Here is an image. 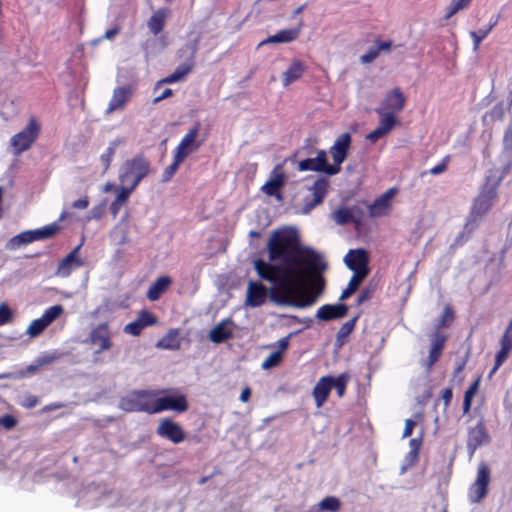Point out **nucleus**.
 <instances>
[{
	"mask_svg": "<svg viewBox=\"0 0 512 512\" xmlns=\"http://www.w3.org/2000/svg\"><path fill=\"white\" fill-rule=\"evenodd\" d=\"M269 260L254 262L258 276L272 285L270 301L278 305L311 306L322 293L320 275L327 267L323 257L301 247L292 230L274 232L267 244Z\"/></svg>",
	"mask_w": 512,
	"mask_h": 512,
	"instance_id": "f257e3e1",
	"label": "nucleus"
},
{
	"mask_svg": "<svg viewBox=\"0 0 512 512\" xmlns=\"http://www.w3.org/2000/svg\"><path fill=\"white\" fill-rule=\"evenodd\" d=\"M406 104V97L400 88L395 87L386 93L375 112L380 117L376 129L367 135V140L374 143L387 135L397 124L396 115L401 113Z\"/></svg>",
	"mask_w": 512,
	"mask_h": 512,
	"instance_id": "f03ea898",
	"label": "nucleus"
},
{
	"mask_svg": "<svg viewBox=\"0 0 512 512\" xmlns=\"http://www.w3.org/2000/svg\"><path fill=\"white\" fill-rule=\"evenodd\" d=\"M149 171V161L142 155H136L123 163L119 170V180L123 185H129L136 189L149 174Z\"/></svg>",
	"mask_w": 512,
	"mask_h": 512,
	"instance_id": "7ed1b4c3",
	"label": "nucleus"
},
{
	"mask_svg": "<svg viewBox=\"0 0 512 512\" xmlns=\"http://www.w3.org/2000/svg\"><path fill=\"white\" fill-rule=\"evenodd\" d=\"M153 396H156L155 390H135L120 399L119 407L125 412L154 414Z\"/></svg>",
	"mask_w": 512,
	"mask_h": 512,
	"instance_id": "20e7f679",
	"label": "nucleus"
},
{
	"mask_svg": "<svg viewBox=\"0 0 512 512\" xmlns=\"http://www.w3.org/2000/svg\"><path fill=\"white\" fill-rule=\"evenodd\" d=\"M154 414L163 411L183 413L188 409L186 397L183 394L172 393L171 390L156 391L153 396Z\"/></svg>",
	"mask_w": 512,
	"mask_h": 512,
	"instance_id": "39448f33",
	"label": "nucleus"
},
{
	"mask_svg": "<svg viewBox=\"0 0 512 512\" xmlns=\"http://www.w3.org/2000/svg\"><path fill=\"white\" fill-rule=\"evenodd\" d=\"M40 126L34 118H31L26 127L10 139V145L15 155L28 150L37 139Z\"/></svg>",
	"mask_w": 512,
	"mask_h": 512,
	"instance_id": "423d86ee",
	"label": "nucleus"
},
{
	"mask_svg": "<svg viewBox=\"0 0 512 512\" xmlns=\"http://www.w3.org/2000/svg\"><path fill=\"white\" fill-rule=\"evenodd\" d=\"M299 171L324 172L327 175H336L341 168L327 163V152L318 150L315 158H307L299 162Z\"/></svg>",
	"mask_w": 512,
	"mask_h": 512,
	"instance_id": "0eeeda50",
	"label": "nucleus"
},
{
	"mask_svg": "<svg viewBox=\"0 0 512 512\" xmlns=\"http://www.w3.org/2000/svg\"><path fill=\"white\" fill-rule=\"evenodd\" d=\"M64 312V308L62 305H54L47 308L43 315L33 320L26 330V334L35 338L39 336L51 323H53L57 318H59Z\"/></svg>",
	"mask_w": 512,
	"mask_h": 512,
	"instance_id": "6e6552de",
	"label": "nucleus"
},
{
	"mask_svg": "<svg viewBox=\"0 0 512 512\" xmlns=\"http://www.w3.org/2000/svg\"><path fill=\"white\" fill-rule=\"evenodd\" d=\"M490 481V469L485 463L478 466L477 477L468 491V498L472 503L479 502L487 493Z\"/></svg>",
	"mask_w": 512,
	"mask_h": 512,
	"instance_id": "1a4fd4ad",
	"label": "nucleus"
},
{
	"mask_svg": "<svg viewBox=\"0 0 512 512\" xmlns=\"http://www.w3.org/2000/svg\"><path fill=\"white\" fill-rule=\"evenodd\" d=\"M156 433L159 437L167 439L174 444H179L186 438V433L182 426L170 418L160 420Z\"/></svg>",
	"mask_w": 512,
	"mask_h": 512,
	"instance_id": "9d476101",
	"label": "nucleus"
},
{
	"mask_svg": "<svg viewBox=\"0 0 512 512\" xmlns=\"http://www.w3.org/2000/svg\"><path fill=\"white\" fill-rule=\"evenodd\" d=\"M346 266L354 275L366 277L368 275V255L363 249L349 250L344 257Z\"/></svg>",
	"mask_w": 512,
	"mask_h": 512,
	"instance_id": "9b49d317",
	"label": "nucleus"
},
{
	"mask_svg": "<svg viewBox=\"0 0 512 512\" xmlns=\"http://www.w3.org/2000/svg\"><path fill=\"white\" fill-rule=\"evenodd\" d=\"M271 289H267L261 282L249 281L246 291L245 305L256 308L262 306L270 298Z\"/></svg>",
	"mask_w": 512,
	"mask_h": 512,
	"instance_id": "f8f14e48",
	"label": "nucleus"
},
{
	"mask_svg": "<svg viewBox=\"0 0 512 512\" xmlns=\"http://www.w3.org/2000/svg\"><path fill=\"white\" fill-rule=\"evenodd\" d=\"M198 134L199 125H196L181 139L180 143L174 150V155L180 157L184 161L191 153L197 151L200 147V143L196 140Z\"/></svg>",
	"mask_w": 512,
	"mask_h": 512,
	"instance_id": "ddd939ff",
	"label": "nucleus"
},
{
	"mask_svg": "<svg viewBox=\"0 0 512 512\" xmlns=\"http://www.w3.org/2000/svg\"><path fill=\"white\" fill-rule=\"evenodd\" d=\"M490 440L483 421H479L474 427L469 428L467 438V450L472 457L475 451Z\"/></svg>",
	"mask_w": 512,
	"mask_h": 512,
	"instance_id": "4468645a",
	"label": "nucleus"
},
{
	"mask_svg": "<svg viewBox=\"0 0 512 512\" xmlns=\"http://www.w3.org/2000/svg\"><path fill=\"white\" fill-rule=\"evenodd\" d=\"M89 341L92 345L96 346L95 353L99 354L107 351L112 347L111 333L107 323H101L89 334Z\"/></svg>",
	"mask_w": 512,
	"mask_h": 512,
	"instance_id": "2eb2a0df",
	"label": "nucleus"
},
{
	"mask_svg": "<svg viewBox=\"0 0 512 512\" xmlns=\"http://www.w3.org/2000/svg\"><path fill=\"white\" fill-rule=\"evenodd\" d=\"M329 187V181L326 178H318L309 191L312 193L313 198L311 200H305L302 212L308 214L312 209L321 204L327 194Z\"/></svg>",
	"mask_w": 512,
	"mask_h": 512,
	"instance_id": "dca6fc26",
	"label": "nucleus"
},
{
	"mask_svg": "<svg viewBox=\"0 0 512 512\" xmlns=\"http://www.w3.org/2000/svg\"><path fill=\"white\" fill-rule=\"evenodd\" d=\"M285 184V174L281 164L274 167L270 173L268 181L262 186L261 190L268 196H275L281 199L280 189Z\"/></svg>",
	"mask_w": 512,
	"mask_h": 512,
	"instance_id": "f3484780",
	"label": "nucleus"
},
{
	"mask_svg": "<svg viewBox=\"0 0 512 512\" xmlns=\"http://www.w3.org/2000/svg\"><path fill=\"white\" fill-rule=\"evenodd\" d=\"M351 141L350 133H343L336 138L334 144L330 147V154L334 161L332 166L340 167L346 160Z\"/></svg>",
	"mask_w": 512,
	"mask_h": 512,
	"instance_id": "a211bd4d",
	"label": "nucleus"
},
{
	"mask_svg": "<svg viewBox=\"0 0 512 512\" xmlns=\"http://www.w3.org/2000/svg\"><path fill=\"white\" fill-rule=\"evenodd\" d=\"M397 190L395 188L388 189L380 197H378L373 204L368 208L369 215L371 217H381L388 215L391 211V200L396 195Z\"/></svg>",
	"mask_w": 512,
	"mask_h": 512,
	"instance_id": "6ab92c4d",
	"label": "nucleus"
},
{
	"mask_svg": "<svg viewBox=\"0 0 512 512\" xmlns=\"http://www.w3.org/2000/svg\"><path fill=\"white\" fill-rule=\"evenodd\" d=\"M156 322L157 319L149 311L141 310L135 321L124 326L123 332L128 335L138 336L145 328L154 325Z\"/></svg>",
	"mask_w": 512,
	"mask_h": 512,
	"instance_id": "aec40b11",
	"label": "nucleus"
},
{
	"mask_svg": "<svg viewBox=\"0 0 512 512\" xmlns=\"http://www.w3.org/2000/svg\"><path fill=\"white\" fill-rule=\"evenodd\" d=\"M500 350L495 357V365L491 371V375L495 373L500 366L506 361L510 352L512 351V320L509 322L504 334L500 340Z\"/></svg>",
	"mask_w": 512,
	"mask_h": 512,
	"instance_id": "412c9836",
	"label": "nucleus"
},
{
	"mask_svg": "<svg viewBox=\"0 0 512 512\" xmlns=\"http://www.w3.org/2000/svg\"><path fill=\"white\" fill-rule=\"evenodd\" d=\"M302 28L303 22L301 20L297 27L278 31L276 34L271 35L267 37L265 40L261 41L258 44V47L267 44L291 43L299 37Z\"/></svg>",
	"mask_w": 512,
	"mask_h": 512,
	"instance_id": "4be33fe9",
	"label": "nucleus"
},
{
	"mask_svg": "<svg viewBox=\"0 0 512 512\" xmlns=\"http://www.w3.org/2000/svg\"><path fill=\"white\" fill-rule=\"evenodd\" d=\"M80 248L81 245H78L65 258L62 259L56 270V276L62 278L68 277L72 271L83 265V262L79 257Z\"/></svg>",
	"mask_w": 512,
	"mask_h": 512,
	"instance_id": "5701e85b",
	"label": "nucleus"
},
{
	"mask_svg": "<svg viewBox=\"0 0 512 512\" xmlns=\"http://www.w3.org/2000/svg\"><path fill=\"white\" fill-rule=\"evenodd\" d=\"M233 335V321L230 318L224 319L214 326L209 332V340L215 344H220Z\"/></svg>",
	"mask_w": 512,
	"mask_h": 512,
	"instance_id": "b1692460",
	"label": "nucleus"
},
{
	"mask_svg": "<svg viewBox=\"0 0 512 512\" xmlns=\"http://www.w3.org/2000/svg\"><path fill=\"white\" fill-rule=\"evenodd\" d=\"M132 95V89L128 86L117 87L113 91V95L109 101L106 113L110 114L117 110H122L128 103Z\"/></svg>",
	"mask_w": 512,
	"mask_h": 512,
	"instance_id": "393cba45",
	"label": "nucleus"
},
{
	"mask_svg": "<svg viewBox=\"0 0 512 512\" xmlns=\"http://www.w3.org/2000/svg\"><path fill=\"white\" fill-rule=\"evenodd\" d=\"M332 390L331 376L321 377L313 388L312 396L317 408H321L327 401Z\"/></svg>",
	"mask_w": 512,
	"mask_h": 512,
	"instance_id": "a878e982",
	"label": "nucleus"
},
{
	"mask_svg": "<svg viewBox=\"0 0 512 512\" xmlns=\"http://www.w3.org/2000/svg\"><path fill=\"white\" fill-rule=\"evenodd\" d=\"M347 311L348 308L345 304H326L318 309L316 317L322 321H329L332 319L343 318L346 316Z\"/></svg>",
	"mask_w": 512,
	"mask_h": 512,
	"instance_id": "bb28decb",
	"label": "nucleus"
},
{
	"mask_svg": "<svg viewBox=\"0 0 512 512\" xmlns=\"http://www.w3.org/2000/svg\"><path fill=\"white\" fill-rule=\"evenodd\" d=\"M494 197V190H490L486 193H481L473 203L472 215L475 217H480L487 213L492 206V200Z\"/></svg>",
	"mask_w": 512,
	"mask_h": 512,
	"instance_id": "cd10ccee",
	"label": "nucleus"
},
{
	"mask_svg": "<svg viewBox=\"0 0 512 512\" xmlns=\"http://www.w3.org/2000/svg\"><path fill=\"white\" fill-rule=\"evenodd\" d=\"M446 336L440 333H435L431 339V348L427 360V368L431 369L432 366L438 361L440 354L444 348Z\"/></svg>",
	"mask_w": 512,
	"mask_h": 512,
	"instance_id": "c85d7f7f",
	"label": "nucleus"
},
{
	"mask_svg": "<svg viewBox=\"0 0 512 512\" xmlns=\"http://www.w3.org/2000/svg\"><path fill=\"white\" fill-rule=\"evenodd\" d=\"M306 71V66L300 60H294L292 64L288 67L286 71L282 74V84L284 87L289 86L291 83L300 79L304 72Z\"/></svg>",
	"mask_w": 512,
	"mask_h": 512,
	"instance_id": "c756f323",
	"label": "nucleus"
},
{
	"mask_svg": "<svg viewBox=\"0 0 512 512\" xmlns=\"http://www.w3.org/2000/svg\"><path fill=\"white\" fill-rule=\"evenodd\" d=\"M172 280L169 276L164 275L157 278L149 287L147 291V298L150 301H156L160 296L169 288Z\"/></svg>",
	"mask_w": 512,
	"mask_h": 512,
	"instance_id": "7c9ffc66",
	"label": "nucleus"
},
{
	"mask_svg": "<svg viewBox=\"0 0 512 512\" xmlns=\"http://www.w3.org/2000/svg\"><path fill=\"white\" fill-rule=\"evenodd\" d=\"M193 63H185L176 68V70L167 77L159 80L154 90H158L163 84H172L184 79V77L192 70Z\"/></svg>",
	"mask_w": 512,
	"mask_h": 512,
	"instance_id": "2f4dec72",
	"label": "nucleus"
},
{
	"mask_svg": "<svg viewBox=\"0 0 512 512\" xmlns=\"http://www.w3.org/2000/svg\"><path fill=\"white\" fill-rule=\"evenodd\" d=\"M168 13H169L168 10L162 8V9H158L150 17V19L147 23V26L153 35L156 36L162 31V29L165 25L166 19L168 17Z\"/></svg>",
	"mask_w": 512,
	"mask_h": 512,
	"instance_id": "473e14b6",
	"label": "nucleus"
},
{
	"mask_svg": "<svg viewBox=\"0 0 512 512\" xmlns=\"http://www.w3.org/2000/svg\"><path fill=\"white\" fill-rule=\"evenodd\" d=\"M124 143V139L116 138L112 140L106 150L101 154L100 161L102 163L104 171H107L111 165V162L115 156L116 149Z\"/></svg>",
	"mask_w": 512,
	"mask_h": 512,
	"instance_id": "72a5a7b5",
	"label": "nucleus"
},
{
	"mask_svg": "<svg viewBox=\"0 0 512 512\" xmlns=\"http://www.w3.org/2000/svg\"><path fill=\"white\" fill-rule=\"evenodd\" d=\"M341 508V501L335 496H328L322 499L311 512L329 511L338 512Z\"/></svg>",
	"mask_w": 512,
	"mask_h": 512,
	"instance_id": "f704fd0d",
	"label": "nucleus"
},
{
	"mask_svg": "<svg viewBox=\"0 0 512 512\" xmlns=\"http://www.w3.org/2000/svg\"><path fill=\"white\" fill-rule=\"evenodd\" d=\"M58 230V225L53 223L50 225H46L42 228L35 229V230H29L31 233V236L33 237V242L45 240L50 237H52Z\"/></svg>",
	"mask_w": 512,
	"mask_h": 512,
	"instance_id": "c9c22d12",
	"label": "nucleus"
},
{
	"mask_svg": "<svg viewBox=\"0 0 512 512\" xmlns=\"http://www.w3.org/2000/svg\"><path fill=\"white\" fill-rule=\"evenodd\" d=\"M180 346V342L178 339V331L171 330L167 333L162 339H160L157 343V347L163 349H177Z\"/></svg>",
	"mask_w": 512,
	"mask_h": 512,
	"instance_id": "e433bc0d",
	"label": "nucleus"
},
{
	"mask_svg": "<svg viewBox=\"0 0 512 512\" xmlns=\"http://www.w3.org/2000/svg\"><path fill=\"white\" fill-rule=\"evenodd\" d=\"M33 242V237L31 236L30 231H24L14 237H12L6 244V248L8 250H16L20 246L24 244H29Z\"/></svg>",
	"mask_w": 512,
	"mask_h": 512,
	"instance_id": "4c0bfd02",
	"label": "nucleus"
},
{
	"mask_svg": "<svg viewBox=\"0 0 512 512\" xmlns=\"http://www.w3.org/2000/svg\"><path fill=\"white\" fill-rule=\"evenodd\" d=\"M349 381V375L342 373L337 377L331 376L332 389L334 388L339 397H343L346 391V387Z\"/></svg>",
	"mask_w": 512,
	"mask_h": 512,
	"instance_id": "58836bf2",
	"label": "nucleus"
},
{
	"mask_svg": "<svg viewBox=\"0 0 512 512\" xmlns=\"http://www.w3.org/2000/svg\"><path fill=\"white\" fill-rule=\"evenodd\" d=\"M472 0H451L450 4L446 8V19L451 18L453 15L461 10L466 9Z\"/></svg>",
	"mask_w": 512,
	"mask_h": 512,
	"instance_id": "ea45409f",
	"label": "nucleus"
},
{
	"mask_svg": "<svg viewBox=\"0 0 512 512\" xmlns=\"http://www.w3.org/2000/svg\"><path fill=\"white\" fill-rule=\"evenodd\" d=\"M365 277H362L361 275H354L351 277L346 289L343 290L341 296H340V300H345L347 299L348 297H350L358 288V286L360 285L361 281L364 279Z\"/></svg>",
	"mask_w": 512,
	"mask_h": 512,
	"instance_id": "a19ab883",
	"label": "nucleus"
},
{
	"mask_svg": "<svg viewBox=\"0 0 512 512\" xmlns=\"http://www.w3.org/2000/svg\"><path fill=\"white\" fill-rule=\"evenodd\" d=\"M134 190V187L122 184L121 187L115 188L116 198L114 201L123 205Z\"/></svg>",
	"mask_w": 512,
	"mask_h": 512,
	"instance_id": "79ce46f5",
	"label": "nucleus"
},
{
	"mask_svg": "<svg viewBox=\"0 0 512 512\" xmlns=\"http://www.w3.org/2000/svg\"><path fill=\"white\" fill-rule=\"evenodd\" d=\"M491 31L487 27L480 28L477 31H470L469 35L473 40V50L477 51L480 43L489 35Z\"/></svg>",
	"mask_w": 512,
	"mask_h": 512,
	"instance_id": "37998d69",
	"label": "nucleus"
},
{
	"mask_svg": "<svg viewBox=\"0 0 512 512\" xmlns=\"http://www.w3.org/2000/svg\"><path fill=\"white\" fill-rule=\"evenodd\" d=\"M282 360V352L275 351L271 353L261 364L262 369L268 370L273 367H276L280 364Z\"/></svg>",
	"mask_w": 512,
	"mask_h": 512,
	"instance_id": "c03bdc74",
	"label": "nucleus"
},
{
	"mask_svg": "<svg viewBox=\"0 0 512 512\" xmlns=\"http://www.w3.org/2000/svg\"><path fill=\"white\" fill-rule=\"evenodd\" d=\"M332 218L335 223L343 225L352 219V214L347 208H340L333 212Z\"/></svg>",
	"mask_w": 512,
	"mask_h": 512,
	"instance_id": "a18cd8bd",
	"label": "nucleus"
},
{
	"mask_svg": "<svg viewBox=\"0 0 512 512\" xmlns=\"http://www.w3.org/2000/svg\"><path fill=\"white\" fill-rule=\"evenodd\" d=\"M419 453L414 451H409L400 467V474H404L409 468H411L418 460Z\"/></svg>",
	"mask_w": 512,
	"mask_h": 512,
	"instance_id": "49530a36",
	"label": "nucleus"
},
{
	"mask_svg": "<svg viewBox=\"0 0 512 512\" xmlns=\"http://www.w3.org/2000/svg\"><path fill=\"white\" fill-rule=\"evenodd\" d=\"M183 162L180 157L174 155L173 163L168 166L163 173V181H169L171 177L176 173L179 168V165Z\"/></svg>",
	"mask_w": 512,
	"mask_h": 512,
	"instance_id": "de8ad7c7",
	"label": "nucleus"
},
{
	"mask_svg": "<svg viewBox=\"0 0 512 512\" xmlns=\"http://www.w3.org/2000/svg\"><path fill=\"white\" fill-rule=\"evenodd\" d=\"M453 319H454L453 310L449 306H446L444 308V311H443L441 317L439 318V321L437 324V329L448 326L449 323L453 321Z\"/></svg>",
	"mask_w": 512,
	"mask_h": 512,
	"instance_id": "09e8293b",
	"label": "nucleus"
},
{
	"mask_svg": "<svg viewBox=\"0 0 512 512\" xmlns=\"http://www.w3.org/2000/svg\"><path fill=\"white\" fill-rule=\"evenodd\" d=\"M355 323H356V318L351 319V320L347 321L346 323H344L340 327V329L337 333V339L341 340V339L346 338L353 331V329L355 327Z\"/></svg>",
	"mask_w": 512,
	"mask_h": 512,
	"instance_id": "8fccbe9b",
	"label": "nucleus"
},
{
	"mask_svg": "<svg viewBox=\"0 0 512 512\" xmlns=\"http://www.w3.org/2000/svg\"><path fill=\"white\" fill-rule=\"evenodd\" d=\"M13 318V313L5 303L0 304V326L9 323Z\"/></svg>",
	"mask_w": 512,
	"mask_h": 512,
	"instance_id": "3c124183",
	"label": "nucleus"
},
{
	"mask_svg": "<svg viewBox=\"0 0 512 512\" xmlns=\"http://www.w3.org/2000/svg\"><path fill=\"white\" fill-rule=\"evenodd\" d=\"M198 44H199V37L194 38L193 40L189 41L185 48L181 50V52L187 50L189 52V61L187 63H193V59L195 57V54L198 50Z\"/></svg>",
	"mask_w": 512,
	"mask_h": 512,
	"instance_id": "603ef678",
	"label": "nucleus"
},
{
	"mask_svg": "<svg viewBox=\"0 0 512 512\" xmlns=\"http://www.w3.org/2000/svg\"><path fill=\"white\" fill-rule=\"evenodd\" d=\"M379 56V49H376L375 46L370 48L365 54L360 57V61L363 64L371 63Z\"/></svg>",
	"mask_w": 512,
	"mask_h": 512,
	"instance_id": "864d4df0",
	"label": "nucleus"
},
{
	"mask_svg": "<svg viewBox=\"0 0 512 512\" xmlns=\"http://www.w3.org/2000/svg\"><path fill=\"white\" fill-rule=\"evenodd\" d=\"M465 364H466L465 361H463L456 366L455 371L452 376L453 382H456L457 384H461L463 382V380H464L463 370L465 368Z\"/></svg>",
	"mask_w": 512,
	"mask_h": 512,
	"instance_id": "5fc2aeb1",
	"label": "nucleus"
},
{
	"mask_svg": "<svg viewBox=\"0 0 512 512\" xmlns=\"http://www.w3.org/2000/svg\"><path fill=\"white\" fill-rule=\"evenodd\" d=\"M479 384H480V378H477L470 386L469 388L466 390L465 394H464V398H467V399H470V400H473V397L474 395L477 393L478 389H479Z\"/></svg>",
	"mask_w": 512,
	"mask_h": 512,
	"instance_id": "6e6d98bb",
	"label": "nucleus"
},
{
	"mask_svg": "<svg viewBox=\"0 0 512 512\" xmlns=\"http://www.w3.org/2000/svg\"><path fill=\"white\" fill-rule=\"evenodd\" d=\"M503 144L506 149H509V150L512 149V121L510 122V124L508 125V127L505 131L504 138H503Z\"/></svg>",
	"mask_w": 512,
	"mask_h": 512,
	"instance_id": "4d7b16f0",
	"label": "nucleus"
},
{
	"mask_svg": "<svg viewBox=\"0 0 512 512\" xmlns=\"http://www.w3.org/2000/svg\"><path fill=\"white\" fill-rule=\"evenodd\" d=\"M0 425L4 426L6 429H11L16 425V420L10 415H5L0 417Z\"/></svg>",
	"mask_w": 512,
	"mask_h": 512,
	"instance_id": "13d9d810",
	"label": "nucleus"
},
{
	"mask_svg": "<svg viewBox=\"0 0 512 512\" xmlns=\"http://www.w3.org/2000/svg\"><path fill=\"white\" fill-rule=\"evenodd\" d=\"M103 215V208L101 206H96V207H93L90 212H89V215L87 216L86 220L87 221H90L92 219H100Z\"/></svg>",
	"mask_w": 512,
	"mask_h": 512,
	"instance_id": "bf43d9fd",
	"label": "nucleus"
},
{
	"mask_svg": "<svg viewBox=\"0 0 512 512\" xmlns=\"http://www.w3.org/2000/svg\"><path fill=\"white\" fill-rule=\"evenodd\" d=\"M447 158L429 170L431 175H439L447 169Z\"/></svg>",
	"mask_w": 512,
	"mask_h": 512,
	"instance_id": "052dcab7",
	"label": "nucleus"
},
{
	"mask_svg": "<svg viewBox=\"0 0 512 512\" xmlns=\"http://www.w3.org/2000/svg\"><path fill=\"white\" fill-rule=\"evenodd\" d=\"M416 426V422L412 419H407L405 421V428L403 431V438H407L412 435L413 429Z\"/></svg>",
	"mask_w": 512,
	"mask_h": 512,
	"instance_id": "680f3d73",
	"label": "nucleus"
},
{
	"mask_svg": "<svg viewBox=\"0 0 512 512\" xmlns=\"http://www.w3.org/2000/svg\"><path fill=\"white\" fill-rule=\"evenodd\" d=\"M89 206L88 197L80 198L72 203V207L75 209H86Z\"/></svg>",
	"mask_w": 512,
	"mask_h": 512,
	"instance_id": "e2e57ef3",
	"label": "nucleus"
},
{
	"mask_svg": "<svg viewBox=\"0 0 512 512\" xmlns=\"http://www.w3.org/2000/svg\"><path fill=\"white\" fill-rule=\"evenodd\" d=\"M57 359L54 355H44L37 360V366H44L54 362Z\"/></svg>",
	"mask_w": 512,
	"mask_h": 512,
	"instance_id": "0e129e2a",
	"label": "nucleus"
},
{
	"mask_svg": "<svg viewBox=\"0 0 512 512\" xmlns=\"http://www.w3.org/2000/svg\"><path fill=\"white\" fill-rule=\"evenodd\" d=\"M391 46H392V42L391 41H377L375 43V48L379 49V53L381 51H389Z\"/></svg>",
	"mask_w": 512,
	"mask_h": 512,
	"instance_id": "69168bd1",
	"label": "nucleus"
},
{
	"mask_svg": "<svg viewBox=\"0 0 512 512\" xmlns=\"http://www.w3.org/2000/svg\"><path fill=\"white\" fill-rule=\"evenodd\" d=\"M173 92L170 88H165L160 95H158L157 97L154 98L153 102L154 103H158L164 99H167L169 98L170 96H172Z\"/></svg>",
	"mask_w": 512,
	"mask_h": 512,
	"instance_id": "338daca9",
	"label": "nucleus"
},
{
	"mask_svg": "<svg viewBox=\"0 0 512 512\" xmlns=\"http://www.w3.org/2000/svg\"><path fill=\"white\" fill-rule=\"evenodd\" d=\"M442 399L444 400L445 406H448L452 399V390L446 388L442 391Z\"/></svg>",
	"mask_w": 512,
	"mask_h": 512,
	"instance_id": "774afa93",
	"label": "nucleus"
}]
</instances>
